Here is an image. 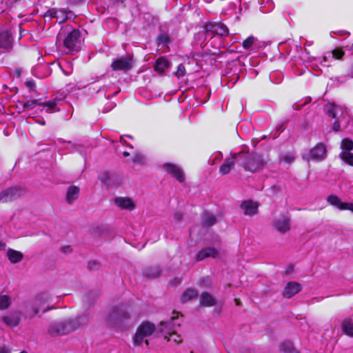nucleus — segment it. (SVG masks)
I'll return each instance as SVG.
<instances>
[{"label":"nucleus","instance_id":"1","mask_svg":"<svg viewBox=\"0 0 353 353\" xmlns=\"http://www.w3.org/2000/svg\"><path fill=\"white\" fill-rule=\"evenodd\" d=\"M130 321V315L128 307L121 305L113 307L106 316V323L108 326L123 330L128 326Z\"/></svg>","mask_w":353,"mask_h":353},{"label":"nucleus","instance_id":"2","mask_svg":"<svg viewBox=\"0 0 353 353\" xmlns=\"http://www.w3.org/2000/svg\"><path fill=\"white\" fill-rule=\"evenodd\" d=\"M236 163L242 166L245 171L255 172L265 166V161L261 156L256 154H250L248 152L241 151L234 153Z\"/></svg>","mask_w":353,"mask_h":353},{"label":"nucleus","instance_id":"3","mask_svg":"<svg viewBox=\"0 0 353 353\" xmlns=\"http://www.w3.org/2000/svg\"><path fill=\"white\" fill-rule=\"evenodd\" d=\"M89 321L87 315L79 316L74 319H69L63 322H60L52 325L49 329L51 335H64L67 334L81 325L86 324Z\"/></svg>","mask_w":353,"mask_h":353},{"label":"nucleus","instance_id":"4","mask_svg":"<svg viewBox=\"0 0 353 353\" xmlns=\"http://www.w3.org/2000/svg\"><path fill=\"white\" fill-rule=\"evenodd\" d=\"M51 301V296L48 292L38 294L25 303L26 312L31 318L36 316L40 310L43 313L52 309L48 306Z\"/></svg>","mask_w":353,"mask_h":353},{"label":"nucleus","instance_id":"5","mask_svg":"<svg viewBox=\"0 0 353 353\" xmlns=\"http://www.w3.org/2000/svg\"><path fill=\"white\" fill-rule=\"evenodd\" d=\"M59 101L57 99L45 103L39 102L37 99L27 101L23 104V111L29 112L35 109L34 112L29 113V116L32 117H34L39 112H42L43 110H45L47 113H53L59 111L58 108Z\"/></svg>","mask_w":353,"mask_h":353},{"label":"nucleus","instance_id":"6","mask_svg":"<svg viewBox=\"0 0 353 353\" xmlns=\"http://www.w3.org/2000/svg\"><path fill=\"white\" fill-rule=\"evenodd\" d=\"M176 314V316H172L169 321L161 322L158 330L168 341L179 344L181 342L182 339L181 336L176 333V330L180 326V323L178 319L179 313Z\"/></svg>","mask_w":353,"mask_h":353},{"label":"nucleus","instance_id":"7","mask_svg":"<svg viewBox=\"0 0 353 353\" xmlns=\"http://www.w3.org/2000/svg\"><path fill=\"white\" fill-rule=\"evenodd\" d=\"M82 39L79 30L73 29L68 32L63 39V47L67 54L78 52L81 46Z\"/></svg>","mask_w":353,"mask_h":353},{"label":"nucleus","instance_id":"8","mask_svg":"<svg viewBox=\"0 0 353 353\" xmlns=\"http://www.w3.org/2000/svg\"><path fill=\"white\" fill-rule=\"evenodd\" d=\"M155 331L154 324L149 322L142 323L137 328V332L133 337V343L134 345H141L143 343L146 347L148 346V341L147 338L151 336Z\"/></svg>","mask_w":353,"mask_h":353},{"label":"nucleus","instance_id":"9","mask_svg":"<svg viewBox=\"0 0 353 353\" xmlns=\"http://www.w3.org/2000/svg\"><path fill=\"white\" fill-rule=\"evenodd\" d=\"M326 147L322 143H319L316 144L313 148H312L308 152L303 154L302 158L303 160L316 161H321L325 159L326 157Z\"/></svg>","mask_w":353,"mask_h":353},{"label":"nucleus","instance_id":"10","mask_svg":"<svg viewBox=\"0 0 353 353\" xmlns=\"http://www.w3.org/2000/svg\"><path fill=\"white\" fill-rule=\"evenodd\" d=\"M206 34L208 36H227L229 30L225 25L221 22H210L205 26Z\"/></svg>","mask_w":353,"mask_h":353},{"label":"nucleus","instance_id":"11","mask_svg":"<svg viewBox=\"0 0 353 353\" xmlns=\"http://www.w3.org/2000/svg\"><path fill=\"white\" fill-rule=\"evenodd\" d=\"M327 114L329 116L337 120L348 121L349 114L346 108L341 105L332 103L327 109Z\"/></svg>","mask_w":353,"mask_h":353},{"label":"nucleus","instance_id":"12","mask_svg":"<svg viewBox=\"0 0 353 353\" xmlns=\"http://www.w3.org/2000/svg\"><path fill=\"white\" fill-rule=\"evenodd\" d=\"M165 170L172 177L175 178L179 183L185 182V174L180 166L176 164L166 163L163 165Z\"/></svg>","mask_w":353,"mask_h":353},{"label":"nucleus","instance_id":"13","mask_svg":"<svg viewBox=\"0 0 353 353\" xmlns=\"http://www.w3.org/2000/svg\"><path fill=\"white\" fill-rule=\"evenodd\" d=\"M133 65L132 59L130 56L121 57L112 61L111 67L113 70H130Z\"/></svg>","mask_w":353,"mask_h":353},{"label":"nucleus","instance_id":"14","mask_svg":"<svg viewBox=\"0 0 353 353\" xmlns=\"http://www.w3.org/2000/svg\"><path fill=\"white\" fill-rule=\"evenodd\" d=\"M327 201L340 210H350L353 212V203L343 202L339 196L334 194L329 195Z\"/></svg>","mask_w":353,"mask_h":353},{"label":"nucleus","instance_id":"15","mask_svg":"<svg viewBox=\"0 0 353 353\" xmlns=\"http://www.w3.org/2000/svg\"><path fill=\"white\" fill-rule=\"evenodd\" d=\"M23 190L16 187L9 188L4 190L0 193V202H8L11 201L22 194Z\"/></svg>","mask_w":353,"mask_h":353},{"label":"nucleus","instance_id":"16","mask_svg":"<svg viewBox=\"0 0 353 353\" xmlns=\"http://www.w3.org/2000/svg\"><path fill=\"white\" fill-rule=\"evenodd\" d=\"M13 45V38L8 30L0 32V49L10 50Z\"/></svg>","mask_w":353,"mask_h":353},{"label":"nucleus","instance_id":"17","mask_svg":"<svg viewBox=\"0 0 353 353\" xmlns=\"http://www.w3.org/2000/svg\"><path fill=\"white\" fill-rule=\"evenodd\" d=\"M114 203L122 210H128L131 211L135 208L133 201L128 197H116L114 199Z\"/></svg>","mask_w":353,"mask_h":353},{"label":"nucleus","instance_id":"18","mask_svg":"<svg viewBox=\"0 0 353 353\" xmlns=\"http://www.w3.org/2000/svg\"><path fill=\"white\" fill-rule=\"evenodd\" d=\"M301 290V285L296 282H290L285 286L283 291V296L290 299Z\"/></svg>","mask_w":353,"mask_h":353},{"label":"nucleus","instance_id":"19","mask_svg":"<svg viewBox=\"0 0 353 353\" xmlns=\"http://www.w3.org/2000/svg\"><path fill=\"white\" fill-rule=\"evenodd\" d=\"M274 225L278 231L284 233L290 230V219L287 216H281L274 221Z\"/></svg>","mask_w":353,"mask_h":353},{"label":"nucleus","instance_id":"20","mask_svg":"<svg viewBox=\"0 0 353 353\" xmlns=\"http://www.w3.org/2000/svg\"><path fill=\"white\" fill-rule=\"evenodd\" d=\"M241 208L245 214L252 216L256 213L258 205L252 201H246L241 205Z\"/></svg>","mask_w":353,"mask_h":353},{"label":"nucleus","instance_id":"21","mask_svg":"<svg viewBox=\"0 0 353 353\" xmlns=\"http://www.w3.org/2000/svg\"><path fill=\"white\" fill-rule=\"evenodd\" d=\"M235 162H236V159L234 158V153L231 158H227L225 159L223 163L220 166L219 172L222 175L228 174Z\"/></svg>","mask_w":353,"mask_h":353},{"label":"nucleus","instance_id":"22","mask_svg":"<svg viewBox=\"0 0 353 353\" xmlns=\"http://www.w3.org/2000/svg\"><path fill=\"white\" fill-rule=\"evenodd\" d=\"M2 321L8 327H13L19 324L20 318L17 314H9L2 316Z\"/></svg>","mask_w":353,"mask_h":353},{"label":"nucleus","instance_id":"23","mask_svg":"<svg viewBox=\"0 0 353 353\" xmlns=\"http://www.w3.org/2000/svg\"><path fill=\"white\" fill-rule=\"evenodd\" d=\"M217 254V251L213 248H206L200 250L196 255V261H202L207 257L212 256L214 258Z\"/></svg>","mask_w":353,"mask_h":353},{"label":"nucleus","instance_id":"24","mask_svg":"<svg viewBox=\"0 0 353 353\" xmlns=\"http://www.w3.org/2000/svg\"><path fill=\"white\" fill-rule=\"evenodd\" d=\"M169 67L170 62L165 57L157 59L154 65V70L158 73L164 72Z\"/></svg>","mask_w":353,"mask_h":353},{"label":"nucleus","instance_id":"25","mask_svg":"<svg viewBox=\"0 0 353 353\" xmlns=\"http://www.w3.org/2000/svg\"><path fill=\"white\" fill-rule=\"evenodd\" d=\"M46 16H48L50 18H56L58 21H59V23L64 22L67 19V16L63 11L58 10L54 8L48 10Z\"/></svg>","mask_w":353,"mask_h":353},{"label":"nucleus","instance_id":"26","mask_svg":"<svg viewBox=\"0 0 353 353\" xmlns=\"http://www.w3.org/2000/svg\"><path fill=\"white\" fill-rule=\"evenodd\" d=\"M79 194V188L77 186H70L66 194V199L69 203H72L76 200Z\"/></svg>","mask_w":353,"mask_h":353},{"label":"nucleus","instance_id":"27","mask_svg":"<svg viewBox=\"0 0 353 353\" xmlns=\"http://www.w3.org/2000/svg\"><path fill=\"white\" fill-rule=\"evenodd\" d=\"M216 300L208 292H203L200 297V304L203 306H212L215 305Z\"/></svg>","mask_w":353,"mask_h":353},{"label":"nucleus","instance_id":"28","mask_svg":"<svg viewBox=\"0 0 353 353\" xmlns=\"http://www.w3.org/2000/svg\"><path fill=\"white\" fill-rule=\"evenodd\" d=\"M8 257L11 263H17L23 259V254L19 251L9 249L7 252Z\"/></svg>","mask_w":353,"mask_h":353},{"label":"nucleus","instance_id":"29","mask_svg":"<svg viewBox=\"0 0 353 353\" xmlns=\"http://www.w3.org/2000/svg\"><path fill=\"white\" fill-rule=\"evenodd\" d=\"M261 5L260 10L263 13H268L272 11L274 8V3L272 0H259Z\"/></svg>","mask_w":353,"mask_h":353},{"label":"nucleus","instance_id":"30","mask_svg":"<svg viewBox=\"0 0 353 353\" xmlns=\"http://www.w3.org/2000/svg\"><path fill=\"white\" fill-rule=\"evenodd\" d=\"M143 274L148 278H156L161 275V270L158 266L149 267L144 270Z\"/></svg>","mask_w":353,"mask_h":353},{"label":"nucleus","instance_id":"31","mask_svg":"<svg viewBox=\"0 0 353 353\" xmlns=\"http://www.w3.org/2000/svg\"><path fill=\"white\" fill-rule=\"evenodd\" d=\"M198 295V292L194 289L188 288L187 289L181 296V302L186 303L188 301L196 298Z\"/></svg>","mask_w":353,"mask_h":353},{"label":"nucleus","instance_id":"32","mask_svg":"<svg viewBox=\"0 0 353 353\" xmlns=\"http://www.w3.org/2000/svg\"><path fill=\"white\" fill-rule=\"evenodd\" d=\"M11 297L8 294H0V310L8 309L11 305Z\"/></svg>","mask_w":353,"mask_h":353},{"label":"nucleus","instance_id":"33","mask_svg":"<svg viewBox=\"0 0 353 353\" xmlns=\"http://www.w3.org/2000/svg\"><path fill=\"white\" fill-rule=\"evenodd\" d=\"M342 330L348 336H353V322L350 319H345L342 323Z\"/></svg>","mask_w":353,"mask_h":353},{"label":"nucleus","instance_id":"34","mask_svg":"<svg viewBox=\"0 0 353 353\" xmlns=\"http://www.w3.org/2000/svg\"><path fill=\"white\" fill-rule=\"evenodd\" d=\"M216 222L214 214L205 212L203 215V224L205 226H212Z\"/></svg>","mask_w":353,"mask_h":353},{"label":"nucleus","instance_id":"35","mask_svg":"<svg viewBox=\"0 0 353 353\" xmlns=\"http://www.w3.org/2000/svg\"><path fill=\"white\" fill-rule=\"evenodd\" d=\"M279 158L280 162H284L288 164L292 163L295 159V157L292 152L281 153Z\"/></svg>","mask_w":353,"mask_h":353},{"label":"nucleus","instance_id":"36","mask_svg":"<svg viewBox=\"0 0 353 353\" xmlns=\"http://www.w3.org/2000/svg\"><path fill=\"white\" fill-rule=\"evenodd\" d=\"M255 41H256V48H257V41H258L257 39L253 36H250L243 41L242 46L244 49L251 50L252 47L254 45Z\"/></svg>","mask_w":353,"mask_h":353},{"label":"nucleus","instance_id":"37","mask_svg":"<svg viewBox=\"0 0 353 353\" xmlns=\"http://www.w3.org/2000/svg\"><path fill=\"white\" fill-rule=\"evenodd\" d=\"M281 348L283 353H299L293 347L291 341H284L281 344Z\"/></svg>","mask_w":353,"mask_h":353},{"label":"nucleus","instance_id":"38","mask_svg":"<svg viewBox=\"0 0 353 353\" xmlns=\"http://www.w3.org/2000/svg\"><path fill=\"white\" fill-rule=\"evenodd\" d=\"M341 148L343 152H350L353 149V141L350 139H344L341 141Z\"/></svg>","mask_w":353,"mask_h":353},{"label":"nucleus","instance_id":"39","mask_svg":"<svg viewBox=\"0 0 353 353\" xmlns=\"http://www.w3.org/2000/svg\"><path fill=\"white\" fill-rule=\"evenodd\" d=\"M170 42V37L166 34H161L157 37V43L159 47H163L165 46H167L168 43Z\"/></svg>","mask_w":353,"mask_h":353},{"label":"nucleus","instance_id":"40","mask_svg":"<svg viewBox=\"0 0 353 353\" xmlns=\"http://www.w3.org/2000/svg\"><path fill=\"white\" fill-rule=\"evenodd\" d=\"M112 175L108 172H103L99 175V179L102 183H105L108 186H110L112 185L111 179Z\"/></svg>","mask_w":353,"mask_h":353},{"label":"nucleus","instance_id":"41","mask_svg":"<svg viewBox=\"0 0 353 353\" xmlns=\"http://www.w3.org/2000/svg\"><path fill=\"white\" fill-rule=\"evenodd\" d=\"M132 161L136 164L143 165L145 163L146 161L145 157L142 154L135 153L132 159Z\"/></svg>","mask_w":353,"mask_h":353},{"label":"nucleus","instance_id":"42","mask_svg":"<svg viewBox=\"0 0 353 353\" xmlns=\"http://www.w3.org/2000/svg\"><path fill=\"white\" fill-rule=\"evenodd\" d=\"M341 159L348 164L353 165V154L350 152H343L341 154Z\"/></svg>","mask_w":353,"mask_h":353},{"label":"nucleus","instance_id":"43","mask_svg":"<svg viewBox=\"0 0 353 353\" xmlns=\"http://www.w3.org/2000/svg\"><path fill=\"white\" fill-rule=\"evenodd\" d=\"M185 74V68L183 64L179 65L177 70L175 72V75L179 79L184 77Z\"/></svg>","mask_w":353,"mask_h":353},{"label":"nucleus","instance_id":"44","mask_svg":"<svg viewBox=\"0 0 353 353\" xmlns=\"http://www.w3.org/2000/svg\"><path fill=\"white\" fill-rule=\"evenodd\" d=\"M343 55L344 52L341 50L335 49L332 52V58L341 59L343 57Z\"/></svg>","mask_w":353,"mask_h":353},{"label":"nucleus","instance_id":"45","mask_svg":"<svg viewBox=\"0 0 353 353\" xmlns=\"http://www.w3.org/2000/svg\"><path fill=\"white\" fill-rule=\"evenodd\" d=\"M67 64H68V65H67V68L66 69L63 68V63H59V66L61 68L63 72L66 76H68V75L71 74L72 72V65L70 64H69V63H67Z\"/></svg>","mask_w":353,"mask_h":353},{"label":"nucleus","instance_id":"46","mask_svg":"<svg viewBox=\"0 0 353 353\" xmlns=\"http://www.w3.org/2000/svg\"><path fill=\"white\" fill-rule=\"evenodd\" d=\"M223 155L221 152H217L214 154V157L212 159V164H215L216 161H219L222 159Z\"/></svg>","mask_w":353,"mask_h":353},{"label":"nucleus","instance_id":"47","mask_svg":"<svg viewBox=\"0 0 353 353\" xmlns=\"http://www.w3.org/2000/svg\"><path fill=\"white\" fill-rule=\"evenodd\" d=\"M342 120H336L333 124V130L335 132H338L340 130L341 123L342 122Z\"/></svg>","mask_w":353,"mask_h":353},{"label":"nucleus","instance_id":"48","mask_svg":"<svg viewBox=\"0 0 353 353\" xmlns=\"http://www.w3.org/2000/svg\"><path fill=\"white\" fill-rule=\"evenodd\" d=\"M127 137V135H122V136H121L120 137V142L121 143V144L126 145L129 146L131 149H132L133 147L130 144H129V143H128L126 142V141L125 139V137ZM128 137H130L131 138L130 136H128Z\"/></svg>","mask_w":353,"mask_h":353},{"label":"nucleus","instance_id":"49","mask_svg":"<svg viewBox=\"0 0 353 353\" xmlns=\"http://www.w3.org/2000/svg\"><path fill=\"white\" fill-rule=\"evenodd\" d=\"M327 57H323L322 58H320L319 60V62L320 63V64L323 66V67H328L330 66V64H327Z\"/></svg>","mask_w":353,"mask_h":353},{"label":"nucleus","instance_id":"50","mask_svg":"<svg viewBox=\"0 0 353 353\" xmlns=\"http://www.w3.org/2000/svg\"><path fill=\"white\" fill-rule=\"evenodd\" d=\"M210 283V281L208 279H203L201 281V285L203 287H209Z\"/></svg>","mask_w":353,"mask_h":353},{"label":"nucleus","instance_id":"51","mask_svg":"<svg viewBox=\"0 0 353 353\" xmlns=\"http://www.w3.org/2000/svg\"><path fill=\"white\" fill-rule=\"evenodd\" d=\"M334 33H336L339 35H350V32L346 30H339L337 32H334Z\"/></svg>","mask_w":353,"mask_h":353},{"label":"nucleus","instance_id":"52","mask_svg":"<svg viewBox=\"0 0 353 353\" xmlns=\"http://www.w3.org/2000/svg\"><path fill=\"white\" fill-rule=\"evenodd\" d=\"M347 77L351 79H353V64L350 70L348 71L347 74Z\"/></svg>","mask_w":353,"mask_h":353},{"label":"nucleus","instance_id":"53","mask_svg":"<svg viewBox=\"0 0 353 353\" xmlns=\"http://www.w3.org/2000/svg\"><path fill=\"white\" fill-rule=\"evenodd\" d=\"M0 353H10V350L6 347L0 348Z\"/></svg>","mask_w":353,"mask_h":353},{"label":"nucleus","instance_id":"54","mask_svg":"<svg viewBox=\"0 0 353 353\" xmlns=\"http://www.w3.org/2000/svg\"><path fill=\"white\" fill-rule=\"evenodd\" d=\"M35 122L42 125H44L46 124L45 120L43 119H37L35 120Z\"/></svg>","mask_w":353,"mask_h":353},{"label":"nucleus","instance_id":"55","mask_svg":"<svg viewBox=\"0 0 353 353\" xmlns=\"http://www.w3.org/2000/svg\"><path fill=\"white\" fill-rule=\"evenodd\" d=\"M28 86L30 87L32 89L33 88V87L35 86V84L34 83V81H28L26 82Z\"/></svg>","mask_w":353,"mask_h":353},{"label":"nucleus","instance_id":"56","mask_svg":"<svg viewBox=\"0 0 353 353\" xmlns=\"http://www.w3.org/2000/svg\"><path fill=\"white\" fill-rule=\"evenodd\" d=\"M174 217L176 220L179 221L181 220V217H182V214L179 213V212H176L174 214Z\"/></svg>","mask_w":353,"mask_h":353},{"label":"nucleus","instance_id":"57","mask_svg":"<svg viewBox=\"0 0 353 353\" xmlns=\"http://www.w3.org/2000/svg\"><path fill=\"white\" fill-rule=\"evenodd\" d=\"M63 251L64 252H70V246H68V247H65V248H63Z\"/></svg>","mask_w":353,"mask_h":353},{"label":"nucleus","instance_id":"58","mask_svg":"<svg viewBox=\"0 0 353 353\" xmlns=\"http://www.w3.org/2000/svg\"><path fill=\"white\" fill-rule=\"evenodd\" d=\"M96 265V263H95L94 261H90V262H89V263H88V268H89L90 269H92V268H93V266H92V265Z\"/></svg>","mask_w":353,"mask_h":353},{"label":"nucleus","instance_id":"59","mask_svg":"<svg viewBox=\"0 0 353 353\" xmlns=\"http://www.w3.org/2000/svg\"><path fill=\"white\" fill-rule=\"evenodd\" d=\"M229 7H230V9L234 10L236 6L234 3H229Z\"/></svg>","mask_w":353,"mask_h":353},{"label":"nucleus","instance_id":"60","mask_svg":"<svg viewBox=\"0 0 353 353\" xmlns=\"http://www.w3.org/2000/svg\"><path fill=\"white\" fill-rule=\"evenodd\" d=\"M123 155L124 157H128V156H130V153L129 152H128V151H123Z\"/></svg>","mask_w":353,"mask_h":353},{"label":"nucleus","instance_id":"61","mask_svg":"<svg viewBox=\"0 0 353 353\" xmlns=\"http://www.w3.org/2000/svg\"><path fill=\"white\" fill-rule=\"evenodd\" d=\"M301 106V105H293V108H294V109H295V110H300Z\"/></svg>","mask_w":353,"mask_h":353},{"label":"nucleus","instance_id":"62","mask_svg":"<svg viewBox=\"0 0 353 353\" xmlns=\"http://www.w3.org/2000/svg\"><path fill=\"white\" fill-rule=\"evenodd\" d=\"M125 0H113L114 2L115 3H123Z\"/></svg>","mask_w":353,"mask_h":353},{"label":"nucleus","instance_id":"63","mask_svg":"<svg viewBox=\"0 0 353 353\" xmlns=\"http://www.w3.org/2000/svg\"><path fill=\"white\" fill-rule=\"evenodd\" d=\"M223 12L227 14H232L233 12H230V11H228L227 10H224Z\"/></svg>","mask_w":353,"mask_h":353},{"label":"nucleus","instance_id":"64","mask_svg":"<svg viewBox=\"0 0 353 353\" xmlns=\"http://www.w3.org/2000/svg\"><path fill=\"white\" fill-rule=\"evenodd\" d=\"M206 3H211L213 0H204Z\"/></svg>","mask_w":353,"mask_h":353}]
</instances>
